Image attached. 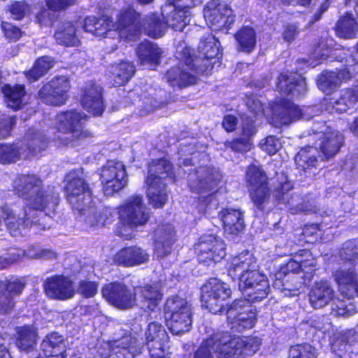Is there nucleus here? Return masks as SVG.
Masks as SVG:
<instances>
[{
	"mask_svg": "<svg viewBox=\"0 0 358 358\" xmlns=\"http://www.w3.org/2000/svg\"><path fill=\"white\" fill-rule=\"evenodd\" d=\"M199 56L194 59L192 50L185 43L177 45L176 58L178 66L169 69L166 78L173 87H185L196 83L198 73H209L220 64V43L211 34L202 37L198 46Z\"/></svg>",
	"mask_w": 358,
	"mask_h": 358,
	"instance_id": "nucleus-1",
	"label": "nucleus"
},
{
	"mask_svg": "<svg viewBox=\"0 0 358 358\" xmlns=\"http://www.w3.org/2000/svg\"><path fill=\"white\" fill-rule=\"evenodd\" d=\"M87 115L76 110H67L58 113L51 120L50 127L43 131L30 129L26 138L29 153L37 155L45 150L48 143L45 137L52 139L58 147L77 148L85 143L91 135L83 129Z\"/></svg>",
	"mask_w": 358,
	"mask_h": 358,
	"instance_id": "nucleus-2",
	"label": "nucleus"
},
{
	"mask_svg": "<svg viewBox=\"0 0 358 358\" xmlns=\"http://www.w3.org/2000/svg\"><path fill=\"white\" fill-rule=\"evenodd\" d=\"M13 187L18 196L26 201V207L20 210L16 206L10 208L16 209V222H29L30 227L41 226L42 229H48L52 224V219L47 214L43 213L46 207L54 209L57 204V196L45 194L42 190V180L34 174L22 175L17 178Z\"/></svg>",
	"mask_w": 358,
	"mask_h": 358,
	"instance_id": "nucleus-3",
	"label": "nucleus"
},
{
	"mask_svg": "<svg viewBox=\"0 0 358 358\" xmlns=\"http://www.w3.org/2000/svg\"><path fill=\"white\" fill-rule=\"evenodd\" d=\"M261 345L257 336H233L220 331L203 341L194 358H246L255 355Z\"/></svg>",
	"mask_w": 358,
	"mask_h": 358,
	"instance_id": "nucleus-4",
	"label": "nucleus"
},
{
	"mask_svg": "<svg viewBox=\"0 0 358 358\" xmlns=\"http://www.w3.org/2000/svg\"><path fill=\"white\" fill-rule=\"evenodd\" d=\"M137 17L136 11L132 7L127 6L119 12L116 23L107 15L99 18L87 17L84 20L83 29L86 32L98 37H118L133 42L140 33Z\"/></svg>",
	"mask_w": 358,
	"mask_h": 358,
	"instance_id": "nucleus-5",
	"label": "nucleus"
},
{
	"mask_svg": "<svg viewBox=\"0 0 358 358\" xmlns=\"http://www.w3.org/2000/svg\"><path fill=\"white\" fill-rule=\"evenodd\" d=\"M67 199L73 208L80 214L86 215V221L92 226L103 224L101 215L97 217L95 201L92 192L79 171H70L65 179Z\"/></svg>",
	"mask_w": 358,
	"mask_h": 358,
	"instance_id": "nucleus-6",
	"label": "nucleus"
},
{
	"mask_svg": "<svg viewBox=\"0 0 358 358\" xmlns=\"http://www.w3.org/2000/svg\"><path fill=\"white\" fill-rule=\"evenodd\" d=\"M339 257L345 263L334 274L341 294L348 299L358 296V274L355 266L358 264V240L346 242L339 251Z\"/></svg>",
	"mask_w": 358,
	"mask_h": 358,
	"instance_id": "nucleus-7",
	"label": "nucleus"
},
{
	"mask_svg": "<svg viewBox=\"0 0 358 358\" xmlns=\"http://www.w3.org/2000/svg\"><path fill=\"white\" fill-rule=\"evenodd\" d=\"M171 164L165 159L152 161L149 165L147 195L150 203L155 208H162L167 201L164 180L171 176Z\"/></svg>",
	"mask_w": 358,
	"mask_h": 358,
	"instance_id": "nucleus-8",
	"label": "nucleus"
},
{
	"mask_svg": "<svg viewBox=\"0 0 358 358\" xmlns=\"http://www.w3.org/2000/svg\"><path fill=\"white\" fill-rule=\"evenodd\" d=\"M164 314L167 326L172 334L180 335L190 330L192 308L185 299L178 296L169 298L165 304Z\"/></svg>",
	"mask_w": 358,
	"mask_h": 358,
	"instance_id": "nucleus-9",
	"label": "nucleus"
},
{
	"mask_svg": "<svg viewBox=\"0 0 358 358\" xmlns=\"http://www.w3.org/2000/svg\"><path fill=\"white\" fill-rule=\"evenodd\" d=\"M150 214L145 206L143 203L141 196H135L129 198L120 208V218L122 227L119 229L120 236L130 239L132 234L127 229H134L147 223Z\"/></svg>",
	"mask_w": 358,
	"mask_h": 358,
	"instance_id": "nucleus-10",
	"label": "nucleus"
},
{
	"mask_svg": "<svg viewBox=\"0 0 358 358\" xmlns=\"http://www.w3.org/2000/svg\"><path fill=\"white\" fill-rule=\"evenodd\" d=\"M316 266L315 259L313 257L309 250H300L293 256L287 264H282L278 273L275 274V287L280 285L285 287L284 278L289 275H296L300 270L304 273L302 277L306 284L310 282L314 275L315 267Z\"/></svg>",
	"mask_w": 358,
	"mask_h": 358,
	"instance_id": "nucleus-11",
	"label": "nucleus"
},
{
	"mask_svg": "<svg viewBox=\"0 0 358 358\" xmlns=\"http://www.w3.org/2000/svg\"><path fill=\"white\" fill-rule=\"evenodd\" d=\"M249 297L235 300L227 311V324L231 329L241 332L250 329L255 326L256 322V309L250 304Z\"/></svg>",
	"mask_w": 358,
	"mask_h": 358,
	"instance_id": "nucleus-12",
	"label": "nucleus"
},
{
	"mask_svg": "<svg viewBox=\"0 0 358 358\" xmlns=\"http://www.w3.org/2000/svg\"><path fill=\"white\" fill-rule=\"evenodd\" d=\"M231 294V289L227 284L217 278H212L201 287L203 306L214 314L221 313Z\"/></svg>",
	"mask_w": 358,
	"mask_h": 358,
	"instance_id": "nucleus-13",
	"label": "nucleus"
},
{
	"mask_svg": "<svg viewBox=\"0 0 358 358\" xmlns=\"http://www.w3.org/2000/svg\"><path fill=\"white\" fill-rule=\"evenodd\" d=\"M100 180L106 195L111 196L127 184L125 165L120 161L109 160L101 169Z\"/></svg>",
	"mask_w": 358,
	"mask_h": 358,
	"instance_id": "nucleus-14",
	"label": "nucleus"
},
{
	"mask_svg": "<svg viewBox=\"0 0 358 358\" xmlns=\"http://www.w3.org/2000/svg\"><path fill=\"white\" fill-rule=\"evenodd\" d=\"M238 287L242 294L252 301L265 299L270 291L267 277L259 270V267L241 275Z\"/></svg>",
	"mask_w": 358,
	"mask_h": 358,
	"instance_id": "nucleus-15",
	"label": "nucleus"
},
{
	"mask_svg": "<svg viewBox=\"0 0 358 358\" xmlns=\"http://www.w3.org/2000/svg\"><path fill=\"white\" fill-rule=\"evenodd\" d=\"M189 182L193 192L211 196L220 189L222 175L214 168L201 166L195 173H189Z\"/></svg>",
	"mask_w": 358,
	"mask_h": 358,
	"instance_id": "nucleus-16",
	"label": "nucleus"
},
{
	"mask_svg": "<svg viewBox=\"0 0 358 358\" xmlns=\"http://www.w3.org/2000/svg\"><path fill=\"white\" fill-rule=\"evenodd\" d=\"M312 132L309 134L310 141H320L319 148L326 159L331 158L338 153L343 143L341 133L331 130L324 122L314 124Z\"/></svg>",
	"mask_w": 358,
	"mask_h": 358,
	"instance_id": "nucleus-17",
	"label": "nucleus"
},
{
	"mask_svg": "<svg viewBox=\"0 0 358 358\" xmlns=\"http://www.w3.org/2000/svg\"><path fill=\"white\" fill-rule=\"evenodd\" d=\"M194 249L200 262L210 265L221 261L226 255V245L220 238L205 234L200 237Z\"/></svg>",
	"mask_w": 358,
	"mask_h": 358,
	"instance_id": "nucleus-18",
	"label": "nucleus"
},
{
	"mask_svg": "<svg viewBox=\"0 0 358 358\" xmlns=\"http://www.w3.org/2000/svg\"><path fill=\"white\" fill-rule=\"evenodd\" d=\"M202 3V0H167L162 7V14L173 15V20L168 18V23L175 31H182L190 21L189 9Z\"/></svg>",
	"mask_w": 358,
	"mask_h": 358,
	"instance_id": "nucleus-19",
	"label": "nucleus"
},
{
	"mask_svg": "<svg viewBox=\"0 0 358 358\" xmlns=\"http://www.w3.org/2000/svg\"><path fill=\"white\" fill-rule=\"evenodd\" d=\"M203 16L207 24L213 30L228 29L234 22L232 10L219 0L208 2L203 9Z\"/></svg>",
	"mask_w": 358,
	"mask_h": 358,
	"instance_id": "nucleus-20",
	"label": "nucleus"
},
{
	"mask_svg": "<svg viewBox=\"0 0 358 358\" xmlns=\"http://www.w3.org/2000/svg\"><path fill=\"white\" fill-rule=\"evenodd\" d=\"M246 179L249 183L250 196L252 202L257 208H261L269 198L266 174L258 166L251 165L248 169Z\"/></svg>",
	"mask_w": 358,
	"mask_h": 358,
	"instance_id": "nucleus-21",
	"label": "nucleus"
},
{
	"mask_svg": "<svg viewBox=\"0 0 358 358\" xmlns=\"http://www.w3.org/2000/svg\"><path fill=\"white\" fill-rule=\"evenodd\" d=\"M70 88L69 80L65 76H56L44 85L38 92L40 99L47 104L60 106L68 97Z\"/></svg>",
	"mask_w": 358,
	"mask_h": 358,
	"instance_id": "nucleus-22",
	"label": "nucleus"
},
{
	"mask_svg": "<svg viewBox=\"0 0 358 358\" xmlns=\"http://www.w3.org/2000/svg\"><path fill=\"white\" fill-rule=\"evenodd\" d=\"M312 110L310 107L301 109L295 106L294 103L285 101L273 106L271 116L268 120L271 124L278 127L289 124L300 117L309 118V115H306V113L308 114V111Z\"/></svg>",
	"mask_w": 358,
	"mask_h": 358,
	"instance_id": "nucleus-23",
	"label": "nucleus"
},
{
	"mask_svg": "<svg viewBox=\"0 0 358 358\" xmlns=\"http://www.w3.org/2000/svg\"><path fill=\"white\" fill-rule=\"evenodd\" d=\"M347 67L338 72H325L321 74L318 80V87L326 93L337 87L341 82L347 81L352 76L358 74V62L353 57H349L345 60Z\"/></svg>",
	"mask_w": 358,
	"mask_h": 358,
	"instance_id": "nucleus-24",
	"label": "nucleus"
},
{
	"mask_svg": "<svg viewBox=\"0 0 358 358\" xmlns=\"http://www.w3.org/2000/svg\"><path fill=\"white\" fill-rule=\"evenodd\" d=\"M44 291L49 298L60 301L73 298L76 292L71 279L63 275L48 278L44 282Z\"/></svg>",
	"mask_w": 358,
	"mask_h": 358,
	"instance_id": "nucleus-25",
	"label": "nucleus"
},
{
	"mask_svg": "<svg viewBox=\"0 0 358 358\" xmlns=\"http://www.w3.org/2000/svg\"><path fill=\"white\" fill-rule=\"evenodd\" d=\"M102 294L110 303L120 309H127L136 304L134 292L121 283L105 285L102 289Z\"/></svg>",
	"mask_w": 358,
	"mask_h": 358,
	"instance_id": "nucleus-26",
	"label": "nucleus"
},
{
	"mask_svg": "<svg viewBox=\"0 0 358 358\" xmlns=\"http://www.w3.org/2000/svg\"><path fill=\"white\" fill-rule=\"evenodd\" d=\"M81 105L92 115H101L104 110L102 88L96 83L90 81L82 90Z\"/></svg>",
	"mask_w": 358,
	"mask_h": 358,
	"instance_id": "nucleus-27",
	"label": "nucleus"
},
{
	"mask_svg": "<svg viewBox=\"0 0 358 358\" xmlns=\"http://www.w3.org/2000/svg\"><path fill=\"white\" fill-rule=\"evenodd\" d=\"M136 339L126 336L119 341L104 343L98 350L100 358H108L112 353L119 358L133 357L136 352Z\"/></svg>",
	"mask_w": 358,
	"mask_h": 358,
	"instance_id": "nucleus-28",
	"label": "nucleus"
},
{
	"mask_svg": "<svg viewBox=\"0 0 358 358\" xmlns=\"http://www.w3.org/2000/svg\"><path fill=\"white\" fill-rule=\"evenodd\" d=\"M292 188L291 183L287 181L285 176H282L281 180L279 185L275 188L273 194L274 196L280 201L282 203H287L291 207V210L293 213L298 212H303L306 213H317V207L315 200H308L307 202H304L301 204L295 205V202L299 200L298 196L292 197L291 201L288 200V192Z\"/></svg>",
	"mask_w": 358,
	"mask_h": 358,
	"instance_id": "nucleus-29",
	"label": "nucleus"
},
{
	"mask_svg": "<svg viewBox=\"0 0 358 358\" xmlns=\"http://www.w3.org/2000/svg\"><path fill=\"white\" fill-rule=\"evenodd\" d=\"M155 253L158 257H163L169 254L172 246L176 241V231L171 224H162L157 227L154 233Z\"/></svg>",
	"mask_w": 358,
	"mask_h": 358,
	"instance_id": "nucleus-30",
	"label": "nucleus"
},
{
	"mask_svg": "<svg viewBox=\"0 0 358 358\" xmlns=\"http://www.w3.org/2000/svg\"><path fill=\"white\" fill-rule=\"evenodd\" d=\"M24 282L18 278L0 281V289H4L0 295V312L9 313L14 306V296L19 295L24 287Z\"/></svg>",
	"mask_w": 358,
	"mask_h": 358,
	"instance_id": "nucleus-31",
	"label": "nucleus"
},
{
	"mask_svg": "<svg viewBox=\"0 0 358 358\" xmlns=\"http://www.w3.org/2000/svg\"><path fill=\"white\" fill-rule=\"evenodd\" d=\"M259 267L257 259L254 255L248 250L231 257L228 262L227 270L231 276H240L244 273H248L251 269H255Z\"/></svg>",
	"mask_w": 358,
	"mask_h": 358,
	"instance_id": "nucleus-32",
	"label": "nucleus"
},
{
	"mask_svg": "<svg viewBox=\"0 0 358 358\" xmlns=\"http://www.w3.org/2000/svg\"><path fill=\"white\" fill-rule=\"evenodd\" d=\"M149 255L138 247L124 248L118 251L113 258L114 263L119 266L131 267L147 262Z\"/></svg>",
	"mask_w": 358,
	"mask_h": 358,
	"instance_id": "nucleus-33",
	"label": "nucleus"
},
{
	"mask_svg": "<svg viewBox=\"0 0 358 358\" xmlns=\"http://www.w3.org/2000/svg\"><path fill=\"white\" fill-rule=\"evenodd\" d=\"M136 304L141 308L154 310L159 303L162 294L158 285H147L134 290Z\"/></svg>",
	"mask_w": 358,
	"mask_h": 358,
	"instance_id": "nucleus-34",
	"label": "nucleus"
},
{
	"mask_svg": "<svg viewBox=\"0 0 358 358\" xmlns=\"http://www.w3.org/2000/svg\"><path fill=\"white\" fill-rule=\"evenodd\" d=\"M136 13L138 14V17H137V22L138 24V27H139V34H141V27L143 28L144 29V31L145 33L148 35L149 36L152 37V38H160L162 37L164 34V32L166 30V28L167 27H170L172 28V27L168 23V18H169L170 20H173V15H169V14H164L162 15L164 16V19H166V22H162L159 19V17L157 16L155 14L152 13V14H150L148 16H146L144 19H143V24L140 21V15L139 14L136 12ZM140 36V35H138ZM139 38V36H138V38L136 39V41Z\"/></svg>",
	"mask_w": 358,
	"mask_h": 358,
	"instance_id": "nucleus-35",
	"label": "nucleus"
},
{
	"mask_svg": "<svg viewBox=\"0 0 358 358\" xmlns=\"http://www.w3.org/2000/svg\"><path fill=\"white\" fill-rule=\"evenodd\" d=\"M277 87L285 94L299 96L306 91V83L301 75L285 72L280 75Z\"/></svg>",
	"mask_w": 358,
	"mask_h": 358,
	"instance_id": "nucleus-36",
	"label": "nucleus"
},
{
	"mask_svg": "<svg viewBox=\"0 0 358 358\" xmlns=\"http://www.w3.org/2000/svg\"><path fill=\"white\" fill-rule=\"evenodd\" d=\"M334 291L327 280L316 282L309 292V301L314 308L327 305L334 298Z\"/></svg>",
	"mask_w": 358,
	"mask_h": 358,
	"instance_id": "nucleus-37",
	"label": "nucleus"
},
{
	"mask_svg": "<svg viewBox=\"0 0 358 358\" xmlns=\"http://www.w3.org/2000/svg\"><path fill=\"white\" fill-rule=\"evenodd\" d=\"M145 338L149 352L164 351L169 341V336L160 324L152 322L148 324L145 331Z\"/></svg>",
	"mask_w": 358,
	"mask_h": 358,
	"instance_id": "nucleus-38",
	"label": "nucleus"
},
{
	"mask_svg": "<svg viewBox=\"0 0 358 358\" xmlns=\"http://www.w3.org/2000/svg\"><path fill=\"white\" fill-rule=\"evenodd\" d=\"M15 344L22 351L32 350L38 338L36 327L34 324H25L15 329Z\"/></svg>",
	"mask_w": 358,
	"mask_h": 358,
	"instance_id": "nucleus-39",
	"label": "nucleus"
},
{
	"mask_svg": "<svg viewBox=\"0 0 358 358\" xmlns=\"http://www.w3.org/2000/svg\"><path fill=\"white\" fill-rule=\"evenodd\" d=\"M41 351L45 358H66L63 337L57 333L47 335L41 343Z\"/></svg>",
	"mask_w": 358,
	"mask_h": 358,
	"instance_id": "nucleus-40",
	"label": "nucleus"
},
{
	"mask_svg": "<svg viewBox=\"0 0 358 358\" xmlns=\"http://www.w3.org/2000/svg\"><path fill=\"white\" fill-rule=\"evenodd\" d=\"M256 132L255 120L250 117L243 118L242 137L231 142H227L226 145L238 152H246L251 148V136Z\"/></svg>",
	"mask_w": 358,
	"mask_h": 358,
	"instance_id": "nucleus-41",
	"label": "nucleus"
},
{
	"mask_svg": "<svg viewBox=\"0 0 358 358\" xmlns=\"http://www.w3.org/2000/svg\"><path fill=\"white\" fill-rule=\"evenodd\" d=\"M224 231L229 234H238L244 229L243 214L239 210L223 209L220 213Z\"/></svg>",
	"mask_w": 358,
	"mask_h": 358,
	"instance_id": "nucleus-42",
	"label": "nucleus"
},
{
	"mask_svg": "<svg viewBox=\"0 0 358 358\" xmlns=\"http://www.w3.org/2000/svg\"><path fill=\"white\" fill-rule=\"evenodd\" d=\"M16 209L10 208L9 206H3L0 208V222L3 221L13 236H23L28 231L29 222H16Z\"/></svg>",
	"mask_w": 358,
	"mask_h": 358,
	"instance_id": "nucleus-43",
	"label": "nucleus"
},
{
	"mask_svg": "<svg viewBox=\"0 0 358 358\" xmlns=\"http://www.w3.org/2000/svg\"><path fill=\"white\" fill-rule=\"evenodd\" d=\"M136 53L142 65L151 67L159 64L162 52L156 44L145 41L139 45Z\"/></svg>",
	"mask_w": 358,
	"mask_h": 358,
	"instance_id": "nucleus-44",
	"label": "nucleus"
},
{
	"mask_svg": "<svg viewBox=\"0 0 358 358\" xmlns=\"http://www.w3.org/2000/svg\"><path fill=\"white\" fill-rule=\"evenodd\" d=\"M356 83L357 84L352 88L343 90L340 97L331 102V108H329L331 113H333V110L340 113H344L358 101V79Z\"/></svg>",
	"mask_w": 358,
	"mask_h": 358,
	"instance_id": "nucleus-45",
	"label": "nucleus"
},
{
	"mask_svg": "<svg viewBox=\"0 0 358 358\" xmlns=\"http://www.w3.org/2000/svg\"><path fill=\"white\" fill-rule=\"evenodd\" d=\"M55 38L59 44L66 46H78L80 43L76 28L70 22H63L59 26Z\"/></svg>",
	"mask_w": 358,
	"mask_h": 358,
	"instance_id": "nucleus-46",
	"label": "nucleus"
},
{
	"mask_svg": "<svg viewBox=\"0 0 358 358\" xmlns=\"http://www.w3.org/2000/svg\"><path fill=\"white\" fill-rule=\"evenodd\" d=\"M110 72L114 82L118 85H123L133 76L135 68L133 64L122 62L118 64L113 65Z\"/></svg>",
	"mask_w": 358,
	"mask_h": 358,
	"instance_id": "nucleus-47",
	"label": "nucleus"
},
{
	"mask_svg": "<svg viewBox=\"0 0 358 358\" xmlns=\"http://www.w3.org/2000/svg\"><path fill=\"white\" fill-rule=\"evenodd\" d=\"M54 65V60L48 56L38 58L33 66L26 73V78L30 82H35L44 76Z\"/></svg>",
	"mask_w": 358,
	"mask_h": 358,
	"instance_id": "nucleus-48",
	"label": "nucleus"
},
{
	"mask_svg": "<svg viewBox=\"0 0 358 358\" xmlns=\"http://www.w3.org/2000/svg\"><path fill=\"white\" fill-rule=\"evenodd\" d=\"M235 37L242 51H252L256 45V33L252 28L243 27L236 33Z\"/></svg>",
	"mask_w": 358,
	"mask_h": 358,
	"instance_id": "nucleus-49",
	"label": "nucleus"
},
{
	"mask_svg": "<svg viewBox=\"0 0 358 358\" xmlns=\"http://www.w3.org/2000/svg\"><path fill=\"white\" fill-rule=\"evenodd\" d=\"M316 153H317L316 147L308 146L301 149L295 157L297 166L304 170L316 166L317 163Z\"/></svg>",
	"mask_w": 358,
	"mask_h": 358,
	"instance_id": "nucleus-50",
	"label": "nucleus"
},
{
	"mask_svg": "<svg viewBox=\"0 0 358 358\" xmlns=\"http://www.w3.org/2000/svg\"><path fill=\"white\" fill-rule=\"evenodd\" d=\"M22 148L17 144H0V163L8 164L15 162L20 158L28 157L27 154H24Z\"/></svg>",
	"mask_w": 358,
	"mask_h": 358,
	"instance_id": "nucleus-51",
	"label": "nucleus"
},
{
	"mask_svg": "<svg viewBox=\"0 0 358 358\" xmlns=\"http://www.w3.org/2000/svg\"><path fill=\"white\" fill-rule=\"evenodd\" d=\"M356 28L355 19L351 14H347L338 22L336 31L341 38H351L355 35Z\"/></svg>",
	"mask_w": 358,
	"mask_h": 358,
	"instance_id": "nucleus-52",
	"label": "nucleus"
},
{
	"mask_svg": "<svg viewBox=\"0 0 358 358\" xmlns=\"http://www.w3.org/2000/svg\"><path fill=\"white\" fill-rule=\"evenodd\" d=\"M289 358H315V350L309 344L292 346L289 350Z\"/></svg>",
	"mask_w": 358,
	"mask_h": 358,
	"instance_id": "nucleus-53",
	"label": "nucleus"
},
{
	"mask_svg": "<svg viewBox=\"0 0 358 358\" xmlns=\"http://www.w3.org/2000/svg\"><path fill=\"white\" fill-rule=\"evenodd\" d=\"M26 255L30 258H38L43 259H52L57 257V254L55 251L50 249L34 246L29 248L26 252Z\"/></svg>",
	"mask_w": 358,
	"mask_h": 358,
	"instance_id": "nucleus-54",
	"label": "nucleus"
},
{
	"mask_svg": "<svg viewBox=\"0 0 358 358\" xmlns=\"http://www.w3.org/2000/svg\"><path fill=\"white\" fill-rule=\"evenodd\" d=\"M262 150L270 155H275L280 148L281 143L278 138L273 136H269L260 143Z\"/></svg>",
	"mask_w": 358,
	"mask_h": 358,
	"instance_id": "nucleus-55",
	"label": "nucleus"
},
{
	"mask_svg": "<svg viewBox=\"0 0 358 358\" xmlns=\"http://www.w3.org/2000/svg\"><path fill=\"white\" fill-rule=\"evenodd\" d=\"M332 45V39L327 40L326 43H324V42L320 43L319 44V46L316 48L314 52V57L317 58V62H312L310 64V65L313 66H317L318 64L321 63L322 60L328 57L330 53L329 47L331 46Z\"/></svg>",
	"mask_w": 358,
	"mask_h": 358,
	"instance_id": "nucleus-56",
	"label": "nucleus"
},
{
	"mask_svg": "<svg viewBox=\"0 0 358 358\" xmlns=\"http://www.w3.org/2000/svg\"><path fill=\"white\" fill-rule=\"evenodd\" d=\"M245 101L250 113L255 115L257 118L266 115L262 102L255 96H248Z\"/></svg>",
	"mask_w": 358,
	"mask_h": 358,
	"instance_id": "nucleus-57",
	"label": "nucleus"
},
{
	"mask_svg": "<svg viewBox=\"0 0 358 358\" xmlns=\"http://www.w3.org/2000/svg\"><path fill=\"white\" fill-rule=\"evenodd\" d=\"M97 285L94 282L83 280L80 282L78 292L86 298L94 296L97 292Z\"/></svg>",
	"mask_w": 358,
	"mask_h": 358,
	"instance_id": "nucleus-58",
	"label": "nucleus"
},
{
	"mask_svg": "<svg viewBox=\"0 0 358 358\" xmlns=\"http://www.w3.org/2000/svg\"><path fill=\"white\" fill-rule=\"evenodd\" d=\"M15 124V118L14 117L2 115L0 118V137L7 136Z\"/></svg>",
	"mask_w": 358,
	"mask_h": 358,
	"instance_id": "nucleus-59",
	"label": "nucleus"
},
{
	"mask_svg": "<svg viewBox=\"0 0 358 358\" xmlns=\"http://www.w3.org/2000/svg\"><path fill=\"white\" fill-rule=\"evenodd\" d=\"M29 10V6L24 2H15L10 8V12L15 20L22 18Z\"/></svg>",
	"mask_w": 358,
	"mask_h": 358,
	"instance_id": "nucleus-60",
	"label": "nucleus"
},
{
	"mask_svg": "<svg viewBox=\"0 0 358 358\" xmlns=\"http://www.w3.org/2000/svg\"><path fill=\"white\" fill-rule=\"evenodd\" d=\"M1 27L4 35L8 39L16 41L21 36V31L17 27L7 22H3Z\"/></svg>",
	"mask_w": 358,
	"mask_h": 358,
	"instance_id": "nucleus-61",
	"label": "nucleus"
},
{
	"mask_svg": "<svg viewBox=\"0 0 358 358\" xmlns=\"http://www.w3.org/2000/svg\"><path fill=\"white\" fill-rule=\"evenodd\" d=\"M312 325L315 329L322 331L324 334H329L332 329L331 323L325 317H317L313 322Z\"/></svg>",
	"mask_w": 358,
	"mask_h": 358,
	"instance_id": "nucleus-62",
	"label": "nucleus"
},
{
	"mask_svg": "<svg viewBox=\"0 0 358 358\" xmlns=\"http://www.w3.org/2000/svg\"><path fill=\"white\" fill-rule=\"evenodd\" d=\"M74 1L75 0H46L48 8L52 10L64 9Z\"/></svg>",
	"mask_w": 358,
	"mask_h": 358,
	"instance_id": "nucleus-63",
	"label": "nucleus"
},
{
	"mask_svg": "<svg viewBox=\"0 0 358 358\" xmlns=\"http://www.w3.org/2000/svg\"><path fill=\"white\" fill-rule=\"evenodd\" d=\"M297 34V27L295 24H288L285 27L282 36L285 41L290 42L294 40Z\"/></svg>",
	"mask_w": 358,
	"mask_h": 358,
	"instance_id": "nucleus-64",
	"label": "nucleus"
}]
</instances>
